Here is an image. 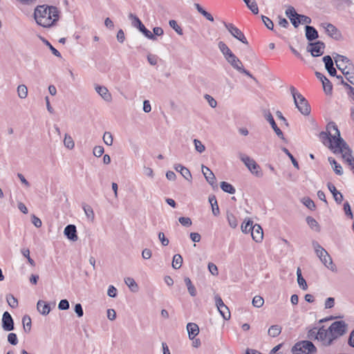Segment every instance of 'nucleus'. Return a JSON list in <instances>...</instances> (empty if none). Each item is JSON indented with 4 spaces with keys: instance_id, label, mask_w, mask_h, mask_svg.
I'll return each instance as SVG.
<instances>
[{
    "instance_id": "393cba45",
    "label": "nucleus",
    "mask_w": 354,
    "mask_h": 354,
    "mask_svg": "<svg viewBox=\"0 0 354 354\" xmlns=\"http://www.w3.org/2000/svg\"><path fill=\"white\" fill-rule=\"evenodd\" d=\"M174 169L176 171L180 173V174L186 179L187 180L191 182L192 179V176L190 171L183 165L180 164H176L174 165Z\"/></svg>"
},
{
    "instance_id": "a18cd8bd",
    "label": "nucleus",
    "mask_w": 354,
    "mask_h": 354,
    "mask_svg": "<svg viewBox=\"0 0 354 354\" xmlns=\"http://www.w3.org/2000/svg\"><path fill=\"white\" fill-rule=\"evenodd\" d=\"M322 86L324 91L326 95H330L332 93L333 85L330 80L326 78L323 80Z\"/></svg>"
},
{
    "instance_id": "2eb2a0df",
    "label": "nucleus",
    "mask_w": 354,
    "mask_h": 354,
    "mask_svg": "<svg viewBox=\"0 0 354 354\" xmlns=\"http://www.w3.org/2000/svg\"><path fill=\"white\" fill-rule=\"evenodd\" d=\"M264 117L267 120V121L270 123V124L271 125L272 129L274 130V131L275 132L277 136L279 138H281L282 140H285V138H284L283 132L277 127V124H276V122H275V121H274V120L271 113L269 111H265Z\"/></svg>"
},
{
    "instance_id": "2f4dec72",
    "label": "nucleus",
    "mask_w": 354,
    "mask_h": 354,
    "mask_svg": "<svg viewBox=\"0 0 354 354\" xmlns=\"http://www.w3.org/2000/svg\"><path fill=\"white\" fill-rule=\"evenodd\" d=\"M297 283H298L299 287L302 290H307L308 286H307L306 280L302 277L301 270L300 268H297Z\"/></svg>"
},
{
    "instance_id": "58836bf2",
    "label": "nucleus",
    "mask_w": 354,
    "mask_h": 354,
    "mask_svg": "<svg viewBox=\"0 0 354 354\" xmlns=\"http://www.w3.org/2000/svg\"><path fill=\"white\" fill-rule=\"evenodd\" d=\"M281 332V327L279 325H272L268 329V335L272 337H277Z\"/></svg>"
},
{
    "instance_id": "9b49d317",
    "label": "nucleus",
    "mask_w": 354,
    "mask_h": 354,
    "mask_svg": "<svg viewBox=\"0 0 354 354\" xmlns=\"http://www.w3.org/2000/svg\"><path fill=\"white\" fill-rule=\"evenodd\" d=\"M216 306L225 320L230 318V312L228 307L223 303L222 299L218 295L214 296Z\"/></svg>"
},
{
    "instance_id": "c756f323",
    "label": "nucleus",
    "mask_w": 354,
    "mask_h": 354,
    "mask_svg": "<svg viewBox=\"0 0 354 354\" xmlns=\"http://www.w3.org/2000/svg\"><path fill=\"white\" fill-rule=\"evenodd\" d=\"M194 7L206 19L209 21H214L213 16L209 12H207L199 3H194Z\"/></svg>"
},
{
    "instance_id": "e2e57ef3",
    "label": "nucleus",
    "mask_w": 354,
    "mask_h": 354,
    "mask_svg": "<svg viewBox=\"0 0 354 354\" xmlns=\"http://www.w3.org/2000/svg\"><path fill=\"white\" fill-rule=\"evenodd\" d=\"M178 221L182 225L185 227H189L192 224V220L189 217H180L178 218Z\"/></svg>"
},
{
    "instance_id": "6ab92c4d",
    "label": "nucleus",
    "mask_w": 354,
    "mask_h": 354,
    "mask_svg": "<svg viewBox=\"0 0 354 354\" xmlns=\"http://www.w3.org/2000/svg\"><path fill=\"white\" fill-rule=\"evenodd\" d=\"M250 232L253 240L257 243L261 242L263 237L262 227L259 224H255L252 227H250Z\"/></svg>"
},
{
    "instance_id": "f704fd0d",
    "label": "nucleus",
    "mask_w": 354,
    "mask_h": 354,
    "mask_svg": "<svg viewBox=\"0 0 354 354\" xmlns=\"http://www.w3.org/2000/svg\"><path fill=\"white\" fill-rule=\"evenodd\" d=\"M82 207L87 218L91 221H93L95 218V214L93 208L90 205L86 204H83Z\"/></svg>"
},
{
    "instance_id": "7ed1b4c3",
    "label": "nucleus",
    "mask_w": 354,
    "mask_h": 354,
    "mask_svg": "<svg viewBox=\"0 0 354 354\" xmlns=\"http://www.w3.org/2000/svg\"><path fill=\"white\" fill-rule=\"evenodd\" d=\"M312 245L315 250V252L322 261V263L329 270L333 272H335L336 266L333 262V259L328 252L320 245V244L316 241H313L312 242Z\"/></svg>"
},
{
    "instance_id": "680f3d73",
    "label": "nucleus",
    "mask_w": 354,
    "mask_h": 354,
    "mask_svg": "<svg viewBox=\"0 0 354 354\" xmlns=\"http://www.w3.org/2000/svg\"><path fill=\"white\" fill-rule=\"evenodd\" d=\"M344 211L346 216L349 217L350 218H353L351 205L348 201L344 203Z\"/></svg>"
},
{
    "instance_id": "f03ea898",
    "label": "nucleus",
    "mask_w": 354,
    "mask_h": 354,
    "mask_svg": "<svg viewBox=\"0 0 354 354\" xmlns=\"http://www.w3.org/2000/svg\"><path fill=\"white\" fill-rule=\"evenodd\" d=\"M333 129L335 135L333 137L335 147L333 152L334 153H341L343 159L346 162L347 160L353 158L352 156V150L350 149L347 143L341 138L340 132L337 126L334 122H330L327 124V129Z\"/></svg>"
},
{
    "instance_id": "37998d69",
    "label": "nucleus",
    "mask_w": 354,
    "mask_h": 354,
    "mask_svg": "<svg viewBox=\"0 0 354 354\" xmlns=\"http://www.w3.org/2000/svg\"><path fill=\"white\" fill-rule=\"evenodd\" d=\"M19 98L25 99L28 95V88L24 84L19 85L17 89Z\"/></svg>"
},
{
    "instance_id": "f8f14e48",
    "label": "nucleus",
    "mask_w": 354,
    "mask_h": 354,
    "mask_svg": "<svg viewBox=\"0 0 354 354\" xmlns=\"http://www.w3.org/2000/svg\"><path fill=\"white\" fill-rule=\"evenodd\" d=\"M317 339L321 341L323 344L326 346L330 345L334 340L333 337H330V333H329V328L327 330L324 328V326L321 327L318 329V332H317Z\"/></svg>"
},
{
    "instance_id": "9d476101",
    "label": "nucleus",
    "mask_w": 354,
    "mask_h": 354,
    "mask_svg": "<svg viewBox=\"0 0 354 354\" xmlns=\"http://www.w3.org/2000/svg\"><path fill=\"white\" fill-rule=\"evenodd\" d=\"M325 48V44L323 41H317L315 43H309L306 50L310 53L313 57H319L323 55Z\"/></svg>"
},
{
    "instance_id": "423d86ee",
    "label": "nucleus",
    "mask_w": 354,
    "mask_h": 354,
    "mask_svg": "<svg viewBox=\"0 0 354 354\" xmlns=\"http://www.w3.org/2000/svg\"><path fill=\"white\" fill-rule=\"evenodd\" d=\"M316 351V347L310 341L305 340L297 342L292 348L293 354H311Z\"/></svg>"
},
{
    "instance_id": "39448f33",
    "label": "nucleus",
    "mask_w": 354,
    "mask_h": 354,
    "mask_svg": "<svg viewBox=\"0 0 354 354\" xmlns=\"http://www.w3.org/2000/svg\"><path fill=\"white\" fill-rule=\"evenodd\" d=\"M239 157L252 174L257 177H262L263 172L261 167L254 159L242 153H239Z\"/></svg>"
},
{
    "instance_id": "13d9d810",
    "label": "nucleus",
    "mask_w": 354,
    "mask_h": 354,
    "mask_svg": "<svg viewBox=\"0 0 354 354\" xmlns=\"http://www.w3.org/2000/svg\"><path fill=\"white\" fill-rule=\"evenodd\" d=\"M194 147H195V149L199 152V153H203L205 151V145L201 142V141H200L198 139H194Z\"/></svg>"
},
{
    "instance_id": "5701e85b",
    "label": "nucleus",
    "mask_w": 354,
    "mask_h": 354,
    "mask_svg": "<svg viewBox=\"0 0 354 354\" xmlns=\"http://www.w3.org/2000/svg\"><path fill=\"white\" fill-rule=\"evenodd\" d=\"M327 187H328L329 191L333 194V196L335 202L337 204H341L344 200V196L342 194V193H340L339 191H337L336 187H335V185L331 183H328Z\"/></svg>"
},
{
    "instance_id": "338daca9",
    "label": "nucleus",
    "mask_w": 354,
    "mask_h": 354,
    "mask_svg": "<svg viewBox=\"0 0 354 354\" xmlns=\"http://www.w3.org/2000/svg\"><path fill=\"white\" fill-rule=\"evenodd\" d=\"M8 341L12 345H16L18 343L17 335L13 333H10L8 335Z\"/></svg>"
},
{
    "instance_id": "49530a36",
    "label": "nucleus",
    "mask_w": 354,
    "mask_h": 354,
    "mask_svg": "<svg viewBox=\"0 0 354 354\" xmlns=\"http://www.w3.org/2000/svg\"><path fill=\"white\" fill-rule=\"evenodd\" d=\"M227 219L229 225L232 228H236L237 227L238 221H237L235 216L232 213H231V212L227 213Z\"/></svg>"
},
{
    "instance_id": "5fc2aeb1",
    "label": "nucleus",
    "mask_w": 354,
    "mask_h": 354,
    "mask_svg": "<svg viewBox=\"0 0 354 354\" xmlns=\"http://www.w3.org/2000/svg\"><path fill=\"white\" fill-rule=\"evenodd\" d=\"M302 202L304 205L310 209V210H314L315 209V204L313 200H311L308 197H305L303 198Z\"/></svg>"
},
{
    "instance_id": "aec40b11",
    "label": "nucleus",
    "mask_w": 354,
    "mask_h": 354,
    "mask_svg": "<svg viewBox=\"0 0 354 354\" xmlns=\"http://www.w3.org/2000/svg\"><path fill=\"white\" fill-rule=\"evenodd\" d=\"M64 234L67 239L72 241H76L78 239L76 227L74 225L70 224L66 225L64 228Z\"/></svg>"
},
{
    "instance_id": "cd10ccee",
    "label": "nucleus",
    "mask_w": 354,
    "mask_h": 354,
    "mask_svg": "<svg viewBox=\"0 0 354 354\" xmlns=\"http://www.w3.org/2000/svg\"><path fill=\"white\" fill-rule=\"evenodd\" d=\"M187 330L190 339H194L199 333V328L195 323H188L187 325Z\"/></svg>"
},
{
    "instance_id": "bf43d9fd",
    "label": "nucleus",
    "mask_w": 354,
    "mask_h": 354,
    "mask_svg": "<svg viewBox=\"0 0 354 354\" xmlns=\"http://www.w3.org/2000/svg\"><path fill=\"white\" fill-rule=\"evenodd\" d=\"M169 24L170 27L172 28L178 35H183V32L182 28L178 25L177 22L175 20H170L169 21Z\"/></svg>"
},
{
    "instance_id": "20e7f679",
    "label": "nucleus",
    "mask_w": 354,
    "mask_h": 354,
    "mask_svg": "<svg viewBox=\"0 0 354 354\" xmlns=\"http://www.w3.org/2000/svg\"><path fill=\"white\" fill-rule=\"evenodd\" d=\"M290 93L294 99V102L299 112L304 115H308L310 113V106L307 100L299 93L297 92L292 86L290 87Z\"/></svg>"
},
{
    "instance_id": "e433bc0d",
    "label": "nucleus",
    "mask_w": 354,
    "mask_h": 354,
    "mask_svg": "<svg viewBox=\"0 0 354 354\" xmlns=\"http://www.w3.org/2000/svg\"><path fill=\"white\" fill-rule=\"evenodd\" d=\"M218 46L219 50L221 51L225 58L227 57L233 53L231 50L228 48V46L222 41H219L218 44Z\"/></svg>"
},
{
    "instance_id": "3c124183",
    "label": "nucleus",
    "mask_w": 354,
    "mask_h": 354,
    "mask_svg": "<svg viewBox=\"0 0 354 354\" xmlns=\"http://www.w3.org/2000/svg\"><path fill=\"white\" fill-rule=\"evenodd\" d=\"M253 225V222L250 219H248L247 221H245L241 226V231L243 233L247 234L251 231L250 227H252Z\"/></svg>"
},
{
    "instance_id": "473e14b6",
    "label": "nucleus",
    "mask_w": 354,
    "mask_h": 354,
    "mask_svg": "<svg viewBox=\"0 0 354 354\" xmlns=\"http://www.w3.org/2000/svg\"><path fill=\"white\" fill-rule=\"evenodd\" d=\"M209 202L211 204L212 213L214 216H218L220 213L218 205L217 203L216 198L215 196H212L209 197Z\"/></svg>"
},
{
    "instance_id": "774afa93",
    "label": "nucleus",
    "mask_w": 354,
    "mask_h": 354,
    "mask_svg": "<svg viewBox=\"0 0 354 354\" xmlns=\"http://www.w3.org/2000/svg\"><path fill=\"white\" fill-rule=\"evenodd\" d=\"M205 98L206 99V100L207 101L209 105L212 107V108H215L217 105V102L216 101L214 100V97H212L211 95H208V94H205Z\"/></svg>"
},
{
    "instance_id": "09e8293b",
    "label": "nucleus",
    "mask_w": 354,
    "mask_h": 354,
    "mask_svg": "<svg viewBox=\"0 0 354 354\" xmlns=\"http://www.w3.org/2000/svg\"><path fill=\"white\" fill-rule=\"evenodd\" d=\"M64 145L66 148L69 149H73L75 146V143L72 137L67 133L65 134Z\"/></svg>"
},
{
    "instance_id": "0eeeda50",
    "label": "nucleus",
    "mask_w": 354,
    "mask_h": 354,
    "mask_svg": "<svg viewBox=\"0 0 354 354\" xmlns=\"http://www.w3.org/2000/svg\"><path fill=\"white\" fill-rule=\"evenodd\" d=\"M129 18L131 19L132 26L135 28H137L147 38L153 41L156 40V37H155L150 30L145 28V26L137 16L130 13L129 15Z\"/></svg>"
},
{
    "instance_id": "79ce46f5",
    "label": "nucleus",
    "mask_w": 354,
    "mask_h": 354,
    "mask_svg": "<svg viewBox=\"0 0 354 354\" xmlns=\"http://www.w3.org/2000/svg\"><path fill=\"white\" fill-rule=\"evenodd\" d=\"M24 330L26 333H29L31 330V319L28 315H25L22 318Z\"/></svg>"
},
{
    "instance_id": "72a5a7b5",
    "label": "nucleus",
    "mask_w": 354,
    "mask_h": 354,
    "mask_svg": "<svg viewBox=\"0 0 354 354\" xmlns=\"http://www.w3.org/2000/svg\"><path fill=\"white\" fill-rule=\"evenodd\" d=\"M306 222L308 223V225H309V227L316 231V232H319L320 231V226L318 223V222L315 219L313 218V217L311 216H307L306 217Z\"/></svg>"
},
{
    "instance_id": "ea45409f",
    "label": "nucleus",
    "mask_w": 354,
    "mask_h": 354,
    "mask_svg": "<svg viewBox=\"0 0 354 354\" xmlns=\"http://www.w3.org/2000/svg\"><path fill=\"white\" fill-rule=\"evenodd\" d=\"M183 263V257L180 254H176L173 257L172 261V267L173 268L177 270L179 269L182 266Z\"/></svg>"
},
{
    "instance_id": "7c9ffc66",
    "label": "nucleus",
    "mask_w": 354,
    "mask_h": 354,
    "mask_svg": "<svg viewBox=\"0 0 354 354\" xmlns=\"http://www.w3.org/2000/svg\"><path fill=\"white\" fill-rule=\"evenodd\" d=\"M328 160L333 167L335 174L337 175L342 176L343 174V169L342 166L332 157H329Z\"/></svg>"
},
{
    "instance_id": "a19ab883",
    "label": "nucleus",
    "mask_w": 354,
    "mask_h": 354,
    "mask_svg": "<svg viewBox=\"0 0 354 354\" xmlns=\"http://www.w3.org/2000/svg\"><path fill=\"white\" fill-rule=\"evenodd\" d=\"M221 189L227 193L233 194L235 193V188L229 183L223 181L221 183Z\"/></svg>"
},
{
    "instance_id": "a878e982",
    "label": "nucleus",
    "mask_w": 354,
    "mask_h": 354,
    "mask_svg": "<svg viewBox=\"0 0 354 354\" xmlns=\"http://www.w3.org/2000/svg\"><path fill=\"white\" fill-rule=\"evenodd\" d=\"M291 23L297 28L300 24H310L311 23V19L306 15L298 14L297 19H292Z\"/></svg>"
},
{
    "instance_id": "864d4df0",
    "label": "nucleus",
    "mask_w": 354,
    "mask_h": 354,
    "mask_svg": "<svg viewBox=\"0 0 354 354\" xmlns=\"http://www.w3.org/2000/svg\"><path fill=\"white\" fill-rule=\"evenodd\" d=\"M252 305L256 308H261L264 304V299L262 297L257 295L252 299Z\"/></svg>"
},
{
    "instance_id": "69168bd1",
    "label": "nucleus",
    "mask_w": 354,
    "mask_h": 354,
    "mask_svg": "<svg viewBox=\"0 0 354 354\" xmlns=\"http://www.w3.org/2000/svg\"><path fill=\"white\" fill-rule=\"evenodd\" d=\"M104 152V149L102 146H95L93 148V153L96 157H100Z\"/></svg>"
},
{
    "instance_id": "6e6d98bb",
    "label": "nucleus",
    "mask_w": 354,
    "mask_h": 354,
    "mask_svg": "<svg viewBox=\"0 0 354 354\" xmlns=\"http://www.w3.org/2000/svg\"><path fill=\"white\" fill-rule=\"evenodd\" d=\"M286 15L291 21L292 19H297L298 13L292 6H289L286 10Z\"/></svg>"
},
{
    "instance_id": "c03bdc74",
    "label": "nucleus",
    "mask_w": 354,
    "mask_h": 354,
    "mask_svg": "<svg viewBox=\"0 0 354 354\" xmlns=\"http://www.w3.org/2000/svg\"><path fill=\"white\" fill-rule=\"evenodd\" d=\"M245 3L248 6V8L255 15L259 12L258 6L254 0H248L245 1Z\"/></svg>"
},
{
    "instance_id": "bb28decb",
    "label": "nucleus",
    "mask_w": 354,
    "mask_h": 354,
    "mask_svg": "<svg viewBox=\"0 0 354 354\" xmlns=\"http://www.w3.org/2000/svg\"><path fill=\"white\" fill-rule=\"evenodd\" d=\"M305 30L306 37L309 41H312L318 38V32L313 26H306Z\"/></svg>"
},
{
    "instance_id": "f3484780",
    "label": "nucleus",
    "mask_w": 354,
    "mask_h": 354,
    "mask_svg": "<svg viewBox=\"0 0 354 354\" xmlns=\"http://www.w3.org/2000/svg\"><path fill=\"white\" fill-rule=\"evenodd\" d=\"M202 173L207 182L213 187H217L216 180L214 173L206 166L202 165Z\"/></svg>"
},
{
    "instance_id": "052dcab7",
    "label": "nucleus",
    "mask_w": 354,
    "mask_h": 354,
    "mask_svg": "<svg viewBox=\"0 0 354 354\" xmlns=\"http://www.w3.org/2000/svg\"><path fill=\"white\" fill-rule=\"evenodd\" d=\"M262 21L264 24V25L268 28L269 30H274V24L272 21L269 19L268 17H266L264 15H261Z\"/></svg>"
},
{
    "instance_id": "f257e3e1",
    "label": "nucleus",
    "mask_w": 354,
    "mask_h": 354,
    "mask_svg": "<svg viewBox=\"0 0 354 354\" xmlns=\"http://www.w3.org/2000/svg\"><path fill=\"white\" fill-rule=\"evenodd\" d=\"M37 24L44 28H50L59 20V10L55 6H37L34 11Z\"/></svg>"
},
{
    "instance_id": "4be33fe9",
    "label": "nucleus",
    "mask_w": 354,
    "mask_h": 354,
    "mask_svg": "<svg viewBox=\"0 0 354 354\" xmlns=\"http://www.w3.org/2000/svg\"><path fill=\"white\" fill-rule=\"evenodd\" d=\"M323 62L325 64V68L330 75L335 76L336 75V70L333 66V62L330 55H326L323 57Z\"/></svg>"
},
{
    "instance_id": "412c9836",
    "label": "nucleus",
    "mask_w": 354,
    "mask_h": 354,
    "mask_svg": "<svg viewBox=\"0 0 354 354\" xmlns=\"http://www.w3.org/2000/svg\"><path fill=\"white\" fill-rule=\"evenodd\" d=\"M95 89L104 100L108 102H111L112 95L106 87L103 86H96Z\"/></svg>"
},
{
    "instance_id": "b1692460",
    "label": "nucleus",
    "mask_w": 354,
    "mask_h": 354,
    "mask_svg": "<svg viewBox=\"0 0 354 354\" xmlns=\"http://www.w3.org/2000/svg\"><path fill=\"white\" fill-rule=\"evenodd\" d=\"M225 59L227 62L237 71L241 69L243 64L241 62V60L234 53H232Z\"/></svg>"
},
{
    "instance_id": "de8ad7c7",
    "label": "nucleus",
    "mask_w": 354,
    "mask_h": 354,
    "mask_svg": "<svg viewBox=\"0 0 354 354\" xmlns=\"http://www.w3.org/2000/svg\"><path fill=\"white\" fill-rule=\"evenodd\" d=\"M6 301L8 304L12 308H15L18 306V300L12 294H8L6 295Z\"/></svg>"
},
{
    "instance_id": "1a4fd4ad",
    "label": "nucleus",
    "mask_w": 354,
    "mask_h": 354,
    "mask_svg": "<svg viewBox=\"0 0 354 354\" xmlns=\"http://www.w3.org/2000/svg\"><path fill=\"white\" fill-rule=\"evenodd\" d=\"M224 26L229 31V32L236 39L241 41L243 44H248V40L245 37L244 34L241 32L240 29L236 28L234 24L230 23H226L225 21H223Z\"/></svg>"
},
{
    "instance_id": "a211bd4d",
    "label": "nucleus",
    "mask_w": 354,
    "mask_h": 354,
    "mask_svg": "<svg viewBox=\"0 0 354 354\" xmlns=\"http://www.w3.org/2000/svg\"><path fill=\"white\" fill-rule=\"evenodd\" d=\"M2 328L6 331L14 330V321L10 314L6 311L2 316Z\"/></svg>"
},
{
    "instance_id": "ddd939ff",
    "label": "nucleus",
    "mask_w": 354,
    "mask_h": 354,
    "mask_svg": "<svg viewBox=\"0 0 354 354\" xmlns=\"http://www.w3.org/2000/svg\"><path fill=\"white\" fill-rule=\"evenodd\" d=\"M321 26L325 29L326 34L330 37L336 40H339L342 38V34L340 31L332 24L322 23Z\"/></svg>"
},
{
    "instance_id": "6e6552de",
    "label": "nucleus",
    "mask_w": 354,
    "mask_h": 354,
    "mask_svg": "<svg viewBox=\"0 0 354 354\" xmlns=\"http://www.w3.org/2000/svg\"><path fill=\"white\" fill-rule=\"evenodd\" d=\"M329 333L333 339L342 336L346 333L347 324L344 321H336L329 326Z\"/></svg>"
},
{
    "instance_id": "4468645a",
    "label": "nucleus",
    "mask_w": 354,
    "mask_h": 354,
    "mask_svg": "<svg viewBox=\"0 0 354 354\" xmlns=\"http://www.w3.org/2000/svg\"><path fill=\"white\" fill-rule=\"evenodd\" d=\"M327 130V132H325V131H322L319 133V138L322 140V142L324 143V145L328 146V147L333 151L335 147V143L334 142V144L333 143V141L334 142L333 140V137L334 136L331 135L330 133V131L331 130H333L335 131L333 129H330L329 130Z\"/></svg>"
},
{
    "instance_id": "dca6fc26",
    "label": "nucleus",
    "mask_w": 354,
    "mask_h": 354,
    "mask_svg": "<svg viewBox=\"0 0 354 354\" xmlns=\"http://www.w3.org/2000/svg\"><path fill=\"white\" fill-rule=\"evenodd\" d=\"M334 59L335 62V64L337 68L339 71H344V69L347 68V65L352 64L349 59L346 57L339 55L337 53H335Z\"/></svg>"
},
{
    "instance_id": "c9c22d12",
    "label": "nucleus",
    "mask_w": 354,
    "mask_h": 354,
    "mask_svg": "<svg viewBox=\"0 0 354 354\" xmlns=\"http://www.w3.org/2000/svg\"><path fill=\"white\" fill-rule=\"evenodd\" d=\"M124 282L132 292H135L138 290V286L133 278L127 277L124 279Z\"/></svg>"
},
{
    "instance_id": "8fccbe9b",
    "label": "nucleus",
    "mask_w": 354,
    "mask_h": 354,
    "mask_svg": "<svg viewBox=\"0 0 354 354\" xmlns=\"http://www.w3.org/2000/svg\"><path fill=\"white\" fill-rule=\"evenodd\" d=\"M40 39L42 40V41L50 48V50H51L52 53L57 57H61V54L57 50L55 49L51 44L50 43L46 40L45 38L42 37H40Z\"/></svg>"
},
{
    "instance_id": "0e129e2a",
    "label": "nucleus",
    "mask_w": 354,
    "mask_h": 354,
    "mask_svg": "<svg viewBox=\"0 0 354 354\" xmlns=\"http://www.w3.org/2000/svg\"><path fill=\"white\" fill-rule=\"evenodd\" d=\"M70 307L69 302L67 299H62L59 304H58V308L62 310H68Z\"/></svg>"
},
{
    "instance_id": "603ef678",
    "label": "nucleus",
    "mask_w": 354,
    "mask_h": 354,
    "mask_svg": "<svg viewBox=\"0 0 354 354\" xmlns=\"http://www.w3.org/2000/svg\"><path fill=\"white\" fill-rule=\"evenodd\" d=\"M102 139H103L104 142L106 145L111 146L113 145V138L112 134L110 132H109V131L104 132Z\"/></svg>"
},
{
    "instance_id": "4c0bfd02",
    "label": "nucleus",
    "mask_w": 354,
    "mask_h": 354,
    "mask_svg": "<svg viewBox=\"0 0 354 354\" xmlns=\"http://www.w3.org/2000/svg\"><path fill=\"white\" fill-rule=\"evenodd\" d=\"M185 283L187 287V290L191 296L194 297L196 295V290L192 284L191 279L189 277L184 279Z\"/></svg>"
},
{
    "instance_id": "c85d7f7f",
    "label": "nucleus",
    "mask_w": 354,
    "mask_h": 354,
    "mask_svg": "<svg viewBox=\"0 0 354 354\" xmlns=\"http://www.w3.org/2000/svg\"><path fill=\"white\" fill-rule=\"evenodd\" d=\"M37 309L43 315H47L50 311L49 304L42 300L37 301Z\"/></svg>"
},
{
    "instance_id": "4d7b16f0",
    "label": "nucleus",
    "mask_w": 354,
    "mask_h": 354,
    "mask_svg": "<svg viewBox=\"0 0 354 354\" xmlns=\"http://www.w3.org/2000/svg\"><path fill=\"white\" fill-rule=\"evenodd\" d=\"M282 151L289 157V159L291 160V162L294 167L299 169V167L298 162L296 160L294 156L290 153V151L286 147H283Z\"/></svg>"
}]
</instances>
